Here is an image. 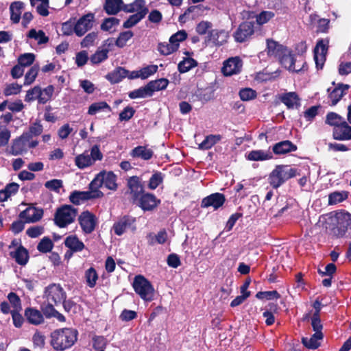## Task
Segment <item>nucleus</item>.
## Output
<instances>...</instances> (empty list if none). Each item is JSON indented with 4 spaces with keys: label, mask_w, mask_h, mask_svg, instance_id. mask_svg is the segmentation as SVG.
Masks as SVG:
<instances>
[{
    "label": "nucleus",
    "mask_w": 351,
    "mask_h": 351,
    "mask_svg": "<svg viewBox=\"0 0 351 351\" xmlns=\"http://www.w3.org/2000/svg\"><path fill=\"white\" fill-rule=\"evenodd\" d=\"M351 223V216L348 213L337 212L330 213L326 219V228L334 236L342 237L348 230Z\"/></svg>",
    "instance_id": "nucleus-1"
},
{
    "label": "nucleus",
    "mask_w": 351,
    "mask_h": 351,
    "mask_svg": "<svg viewBox=\"0 0 351 351\" xmlns=\"http://www.w3.org/2000/svg\"><path fill=\"white\" fill-rule=\"evenodd\" d=\"M77 331L72 328H62L53 331L51 335V345L59 351L71 348L77 341Z\"/></svg>",
    "instance_id": "nucleus-2"
},
{
    "label": "nucleus",
    "mask_w": 351,
    "mask_h": 351,
    "mask_svg": "<svg viewBox=\"0 0 351 351\" xmlns=\"http://www.w3.org/2000/svg\"><path fill=\"white\" fill-rule=\"evenodd\" d=\"M299 175L296 169L290 168L287 165H277L269 176V183L277 189L286 180Z\"/></svg>",
    "instance_id": "nucleus-3"
},
{
    "label": "nucleus",
    "mask_w": 351,
    "mask_h": 351,
    "mask_svg": "<svg viewBox=\"0 0 351 351\" xmlns=\"http://www.w3.org/2000/svg\"><path fill=\"white\" fill-rule=\"evenodd\" d=\"M91 187L95 190L104 185L109 190L116 191L118 188L117 176L112 171H101L91 181Z\"/></svg>",
    "instance_id": "nucleus-4"
},
{
    "label": "nucleus",
    "mask_w": 351,
    "mask_h": 351,
    "mask_svg": "<svg viewBox=\"0 0 351 351\" xmlns=\"http://www.w3.org/2000/svg\"><path fill=\"white\" fill-rule=\"evenodd\" d=\"M76 215V208L71 205H64L57 209L54 216V222L60 228H64L74 221Z\"/></svg>",
    "instance_id": "nucleus-5"
},
{
    "label": "nucleus",
    "mask_w": 351,
    "mask_h": 351,
    "mask_svg": "<svg viewBox=\"0 0 351 351\" xmlns=\"http://www.w3.org/2000/svg\"><path fill=\"white\" fill-rule=\"evenodd\" d=\"M133 287L144 300L150 301L153 299L154 289L150 282L141 275L136 276L133 282Z\"/></svg>",
    "instance_id": "nucleus-6"
},
{
    "label": "nucleus",
    "mask_w": 351,
    "mask_h": 351,
    "mask_svg": "<svg viewBox=\"0 0 351 351\" xmlns=\"http://www.w3.org/2000/svg\"><path fill=\"white\" fill-rule=\"evenodd\" d=\"M104 196L103 192L100 190H95L91 187V183L89 184V191H75L72 192L69 196L70 201L75 204L79 205L82 202L99 198Z\"/></svg>",
    "instance_id": "nucleus-7"
},
{
    "label": "nucleus",
    "mask_w": 351,
    "mask_h": 351,
    "mask_svg": "<svg viewBox=\"0 0 351 351\" xmlns=\"http://www.w3.org/2000/svg\"><path fill=\"white\" fill-rule=\"evenodd\" d=\"M278 60L282 66L290 71L299 73L308 69L306 62H303L301 67L298 68L295 66L297 60L295 58V55L292 53V51L289 49H287L286 53H283Z\"/></svg>",
    "instance_id": "nucleus-8"
},
{
    "label": "nucleus",
    "mask_w": 351,
    "mask_h": 351,
    "mask_svg": "<svg viewBox=\"0 0 351 351\" xmlns=\"http://www.w3.org/2000/svg\"><path fill=\"white\" fill-rule=\"evenodd\" d=\"M254 33V23L253 21L242 22L234 32V40L238 43H243L248 40Z\"/></svg>",
    "instance_id": "nucleus-9"
},
{
    "label": "nucleus",
    "mask_w": 351,
    "mask_h": 351,
    "mask_svg": "<svg viewBox=\"0 0 351 351\" xmlns=\"http://www.w3.org/2000/svg\"><path fill=\"white\" fill-rule=\"evenodd\" d=\"M114 233L117 235H122L126 230H132L134 232L136 228V218L130 215H124L113 225Z\"/></svg>",
    "instance_id": "nucleus-10"
},
{
    "label": "nucleus",
    "mask_w": 351,
    "mask_h": 351,
    "mask_svg": "<svg viewBox=\"0 0 351 351\" xmlns=\"http://www.w3.org/2000/svg\"><path fill=\"white\" fill-rule=\"evenodd\" d=\"M94 20L95 14L91 12L80 17L75 23V34L79 37L84 35L93 27Z\"/></svg>",
    "instance_id": "nucleus-11"
},
{
    "label": "nucleus",
    "mask_w": 351,
    "mask_h": 351,
    "mask_svg": "<svg viewBox=\"0 0 351 351\" xmlns=\"http://www.w3.org/2000/svg\"><path fill=\"white\" fill-rule=\"evenodd\" d=\"M47 302L57 304L66 299V295L60 285L52 284L45 290Z\"/></svg>",
    "instance_id": "nucleus-12"
},
{
    "label": "nucleus",
    "mask_w": 351,
    "mask_h": 351,
    "mask_svg": "<svg viewBox=\"0 0 351 351\" xmlns=\"http://www.w3.org/2000/svg\"><path fill=\"white\" fill-rule=\"evenodd\" d=\"M128 187V191L131 196L132 202L136 203L137 200L143 195V186L141 182V180L137 176L130 177L128 180L127 183Z\"/></svg>",
    "instance_id": "nucleus-13"
},
{
    "label": "nucleus",
    "mask_w": 351,
    "mask_h": 351,
    "mask_svg": "<svg viewBox=\"0 0 351 351\" xmlns=\"http://www.w3.org/2000/svg\"><path fill=\"white\" fill-rule=\"evenodd\" d=\"M242 60L239 57L230 58L223 62L221 71L225 76L239 73L242 68Z\"/></svg>",
    "instance_id": "nucleus-14"
},
{
    "label": "nucleus",
    "mask_w": 351,
    "mask_h": 351,
    "mask_svg": "<svg viewBox=\"0 0 351 351\" xmlns=\"http://www.w3.org/2000/svg\"><path fill=\"white\" fill-rule=\"evenodd\" d=\"M79 223L83 231L90 234L94 231L97 224V218L89 211H84L79 217Z\"/></svg>",
    "instance_id": "nucleus-15"
},
{
    "label": "nucleus",
    "mask_w": 351,
    "mask_h": 351,
    "mask_svg": "<svg viewBox=\"0 0 351 351\" xmlns=\"http://www.w3.org/2000/svg\"><path fill=\"white\" fill-rule=\"evenodd\" d=\"M328 46L324 43L322 39L319 40L314 49V60L317 69H322L326 61V54Z\"/></svg>",
    "instance_id": "nucleus-16"
},
{
    "label": "nucleus",
    "mask_w": 351,
    "mask_h": 351,
    "mask_svg": "<svg viewBox=\"0 0 351 351\" xmlns=\"http://www.w3.org/2000/svg\"><path fill=\"white\" fill-rule=\"evenodd\" d=\"M160 201L151 193H145L141 196L136 203L143 210H154Z\"/></svg>",
    "instance_id": "nucleus-17"
},
{
    "label": "nucleus",
    "mask_w": 351,
    "mask_h": 351,
    "mask_svg": "<svg viewBox=\"0 0 351 351\" xmlns=\"http://www.w3.org/2000/svg\"><path fill=\"white\" fill-rule=\"evenodd\" d=\"M43 215V209L29 207L19 214V217L21 219H25L27 223H34L39 221Z\"/></svg>",
    "instance_id": "nucleus-18"
},
{
    "label": "nucleus",
    "mask_w": 351,
    "mask_h": 351,
    "mask_svg": "<svg viewBox=\"0 0 351 351\" xmlns=\"http://www.w3.org/2000/svg\"><path fill=\"white\" fill-rule=\"evenodd\" d=\"M280 100L288 109H298L301 106L300 98L295 92H289L282 94L280 96Z\"/></svg>",
    "instance_id": "nucleus-19"
},
{
    "label": "nucleus",
    "mask_w": 351,
    "mask_h": 351,
    "mask_svg": "<svg viewBox=\"0 0 351 351\" xmlns=\"http://www.w3.org/2000/svg\"><path fill=\"white\" fill-rule=\"evenodd\" d=\"M224 202V195L221 193H216L204 198L202 201L201 206L203 208L213 206L215 210H217L223 204Z\"/></svg>",
    "instance_id": "nucleus-20"
},
{
    "label": "nucleus",
    "mask_w": 351,
    "mask_h": 351,
    "mask_svg": "<svg viewBox=\"0 0 351 351\" xmlns=\"http://www.w3.org/2000/svg\"><path fill=\"white\" fill-rule=\"evenodd\" d=\"M227 34L223 30L210 29L205 38L206 43H213L216 46L222 45L226 42Z\"/></svg>",
    "instance_id": "nucleus-21"
},
{
    "label": "nucleus",
    "mask_w": 351,
    "mask_h": 351,
    "mask_svg": "<svg viewBox=\"0 0 351 351\" xmlns=\"http://www.w3.org/2000/svg\"><path fill=\"white\" fill-rule=\"evenodd\" d=\"M31 135L27 133H23L19 138L14 140L12 145L10 154H23L28 151V138Z\"/></svg>",
    "instance_id": "nucleus-22"
},
{
    "label": "nucleus",
    "mask_w": 351,
    "mask_h": 351,
    "mask_svg": "<svg viewBox=\"0 0 351 351\" xmlns=\"http://www.w3.org/2000/svg\"><path fill=\"white\" fill-rule=\"evenodd\" d=\"M332 135L337 140H351V126L344 121L340 125L334 128Z\"/></svg>",
    "instance_id": "nucleus-23"
},
{
    "label": "nucleus",
    "mask_w": 351,
    "mask_h": 351,
    "mask_svg": "<svg viewBox=\"0 0 351 351\" xmlns=\"http://www.w3.org/2000/svg\"><path fill=\"white\" fill-rule=\"evenodd\" d=\"M267 49L268 56L278 59L283 53H286L288 48L272 39H267Z\"/></svg>",
    "instance_id": "nucleus-24"
},
{
    "label": "nucleus",
    "mask_w": 351,
    "mask_h": 351,
    "mask_svg": "<svg viewBox=\"0 0 351 351\" xmlns=\"http://www.w3.org/2000/svg\"><path fill=\"white\" fill-rule=\"evenodd\" d=\"M350 85L339 83L337 86L329 93V98L331 100V106H335L346 94V91L350 88Z\"/></svg>",
    "instance_id": "nucleus-25"
},
{
    "label": "nucleus",
    "mask_w": 351,
    "mask_h": 351,
    "mask_svg": "<svg viewBox=\"0 0 351 351\" xmlns=\"http://www.w3.org/2000/svg\"><path fill=\"white\" fill-rule=\"evenodd\" d=\"M103 155H77L75 162L80 169L92 165L96 160H101Z\"/></svg>",
    "instance_id": "nucleus-26"
},
{
    "label": "nucleus",
    "mask_w": 351,
    "mask_h": 351,
    "mask_svg": "<svg viewBox=\"0 0 351 351\" xmlns=\"http://www.w3.org/2000/svg\"><path fill=\"white\" fill-rule=\"evenodd\" d=\"M129 73V71L123 67L118 66L112 71L108 73L106 77L112 84L119 83Z\"/></svg>",
    "instance_id": "nucleus-27"
},
{
    "label": "nucleus",
    "mask_w": 351,
    "mask_h": 351,
    "mask_svg": "<svg viewBox=\"0 0 351 351\" xmlns=\"http://www.w3.org/2000/svg\"><path fill=\"white\" fill-rule=\"evenodd\" d=\"M297 150V146L290 141H282L273 147L274 154H288Z\"/></svg>",
    "instance_id": "nucleus-28"
},
{
    "label": "nucleus",
    "mask_w": 351,
    "mask_h": 351,
    "mask_svg": "<svg viewBox=\"0 0 351 351\" xmlns=\"http://www.w3.org/2000/svg\"><path fill=\"white\" fill-rule=\"evenodd\" d=\"M123 0H105L104 10L108 15H115L121 10Z\"/></svg>",
    "instance_id": "nucleus-29"
},
{
    "label": "nucleus",
    "mask_w": 351,
    "mask_h": 351,
    "mask_svg": "<svg viewBox=\"0 0 351 351\" xmlns=\"http://www.w3.org/2000/svg\"><path fill=\"white\" fill-rule=\"evenodd\" d=\"M24 3L22 1H16L12 2L10 5V20L13 23H18L21 19V11L24 8Z\"/></svg>",
    "instance_id": "nucleus-30"
},
{
    "label": "nucleus",
    "mask_w": 351,
    "mask_h": 351,
    "mask_svg": "<svg viewBox=\"0 0 351 351\" xmlns=\"http://www.w3.org/2000/svg\"><path fill=\"white\" fill-rule=\"evenodd\" d=\"M41 308L47 318L56 317L60 322L65 321L64 316L54 308L51 302H47V304H43Z\"/></svg>",
    "instance_id": "nucleus-31"
},
{
    "label": "nucleus",
    "mask_w": 351,
    "mask_h": 351,
    "mask_svg": "<svg viewBox=\"0 0 351 351\" xmlns=\"http://www.w3.org/2000/svg\"><path fill=\"white\" fill-rule=\"evenodd\" d=\"M10 256L15 259L18 264L21 265H25L27 263L29 258L27 250L21 245L14 252H11Z\"/></svg>",
    "instance_id": "nucleus-32"
},
{
    "label": "nucleus",
    "mask_w": 351,
    "mask_h": 351,
    "mask_svg": "<svg viewBox=\"0 0 351 351\" xmlns=\"http://www.w3.org/2000/svg\"><path fill=\"white\" fill-rule=\"evenodd\" d=\"M149 10H139V12L130 15L129 18L123 23V27L124 28H130L136 25L139 21L145 18L148 13Z\"/></svg>",
    "instance_id": "nucleus-33"
},
{
    "label": "nucleus",
    "mask_w": 351,
    "mask_h": 351,
    "mask_svg": "<svg viewBox=\"0 0 351 351\" xmlns=\"http://www.w3.org/2000/svg\"><path fill=\"white\" fill-rule=\"evenodd\" d=\"M25 316L29 323L34 325L40 324L43 322L42 313L34 308H27L25 311Z\"/></svg>",
    "instance_id": "nucleus-34"
},
{
    "label": "nucleus",
    "mask_w": 351,
    "mask_h": 351,
    "mask_svg": "<svg viewBox=\"0 0 351 351\" xmlns=\"http://www.w3.org/2000/svg\"><path fill=\"white\" fill-rule=\"evenodd\" d=\"M148 8L146 7L145 0H134L132 3L129 4H123L121 10L127 13L138 12L139 10H143Z\"/></svg>",
    "instance_id": "nucleus-35"
},
{
    "label": "nucleus",
    "mask_w": 351,
    "mask_h": 351,
    "mask_svg": "<svg viewBox=\"0 0 351 351\" xmlns=\"http://www.w3.org/2000/svg\"><path fill=\"white\" fill-rule=\"evenodd\" d=\"M65 246L72 252H80L84 248V244L75 235L69 236L64 241Z\"/></svg>",
    "instance_id": "nucleus-36"
},
{
    "label": "nucleus",
    "mask_w": 351,
    "mask_h": 351,
    "mask_svg": "<svg viewBox=\"0 0 351 351\" xmlns=\"http://www.w3.org/2000/svg\"><path fill=\"white\" fill-rule=\"evenodd\" d=\"M153 93L148 83L139 88L135 89L128 93L130 99H134L137 98H145L147 97H152Z\"/></svg>",
    "instance_id": "nucleus-37"
},
{
    "label": "nucleus",
    "mask_w": 351,
    "mask_h": 351,
    "mask_svg": "<svg viewBox=\"0 0 351 351\" xmlns=\"http://www.w3.org/2000/svg\"><path fill=\"white\" fill-rule=\"evenodd\" d=\"M323 337L322 332H315L310 339L302 337V343L307 348L316 349L320 346L318 340L322 339Z\"/></svg>",
    "instance_id": "nucleus-38"
},
{
    "label": "nucleus",
    "mask_w": 351,
    "mask_h": 351,
    "mask_svg": "<svg viewBox=\"0 0 351 351\" xmlns=\"http://www.w3.org/2000/svg\"><path fill=\"white\" fill-rule=\"evenodd\" d=\"M275 16L274 12L271 11H262L258 14L252 12L249 14L250 18H256V22L259 25H263L269 22Z\"/></svg>",
    "instance_id": "nucleus-39"
},
{
    "label": "nucleus",
    "mask_w": 351,
    "mask_h": 351,
    "mask_svg": "<svg viewBox=\"0 0 351 351\" xmlns=\"http://www.w3.org/2000/svg\"><path fill=\"white\" fill-rule=\"evenodd\" d=\"M197 66V62L195 59L190 57L184 58V59L179 62L178 69L180 73H184Z\"/></svg>",
    "instance_id": "nucleus-40"
},
{
    "label": "nucleus",
    "mask_w": 351,
    "mask_h": 351,
    "mask_svg": "<svg viewBox=\"0 0 351 351\" xmlns=\"http://www.w3.org/2000/svg\"><path fill=\"white\" fill-rule=\"evenodd\" d=\"M108 49H100V48H98L97 50L91 55L90 58V60L93 64H98L101 62L105 61L108 58Z\"/></svg>",
    "instance_id": "nucleus-41"
},
{
    "label": "nucleus",
    "mask_w": 351,
    "mask_h": 351,
    "mask_svg": "<svg viewBox=\"0 0 351 351\" xmlns=\"http://www.w3.org/2000/svg\"><path fill=\"white\" fill-rule=\"evenodd\" d=\"M107 110L110 112L112 110L110 106L106 101L95 102L92 104L88 110V114L90 115H95L100 111Z\"/></svg>",
    "instance_id": "nucleus-42"
},
{
    "label": "nucleus",
    "mask_w": 351,
    "mask_h": 351,
    "mask_svg": "<svg viewBox=\"0 0 351 351\" xmlns=\"http://www.w3.org/2000/svg\"><path fill=\"white\" fill-rule=\"evenodd\" d=\"M221 139L220 134H210L199 144L202 149H208Z\"/></svg>",
    "instance_id": "nucleus-43"
},
{
    "label": "nucleus",
    "mask_w": 351,
    "mask_h": 351,
    "mask_svg": "<svg viewBox=\"0 0 351 351\" xmlns=\"http://www.w3.org/2000/svg\"><path fill=\"white\" fill-rule=\"evenodd\" d=\"M169 80L166 78H160L155 80H152L148 82L151 88V90L154 94L156 91H159L166 89L169 84Z\"/></svg>",
    "instance_id": "nucleus-44"
},
{
    "label": "nucleus",
    "mask_w": 351,
    "mask_h": 351,
    "mask_svg": "<svg viewBox=\"0 0 351 351\" xmlns=\"http://www.w3.org/2000/svg\"><path fill=\"white\" fill-rule=\"evenodd\" d=\"M344 121V119L337 113L330 112L326 114L325 123L329 125L337 128Z\"/></svg>",
    "instance_id": "nucleus-45"
},
{
    "label": "nucleus",
    "mask_w": 351,
    "mask_h": 351,
    "mask_svg": "<svg viewBox=\"0 0 351 351\" xmlns=\"http://www.w3.org/2000/svg\"><path fill=\"white\" fill-rule=\"evenodd\" d=\"M158 50L160 54L168 56L178 50V45H172L171 43H160L158 45Z\"/></svg>",
    "instance_id": "nucleus-46"
},
{
    "label": "nucleus",
    "mask_w": 351,
    "mask_h": 351,
    "mask_svg": "<svg viewBox=\"0 0 351 351\" xmlns=\"http://www.w3.org/2000/svg\"><path fill=\"white\" fill-rule=\"evenodd\" d=\"M134 36V33L130 31L122 32L119 34L118 38L115 40V45L119 47L123 48L126 45L127 42L131 39Z\"/></svg>",
    "instance_id": "nucleus-47"
},
{
    "label": "nucleus",
    "mask_w": 351,
    "mask_h": 351,
    "mask_svg": "<svg viewBox=\"0 0 351 351\" xmlns=\"http://www.w3.org/2000/svg\"><path fill=\"white\" fill-rule=\"evenodd\" d=\"M27 37L29 38L38 40V44H45L49 41L48 36L45 35L43 30L36 32L35 29H32L28 32Z\"/></svg>",
    "instance_id": "nucleus-48"
},
{
    "label": "nucleus",
    "mask_w": 351,
    "mask_h": 351,
    "mask_svg": "<svg viewBox=\"0 0 351 351\" xmlns=\"http://www.w3.org/2000/svg\"><path fill=\"white\" fill-rule=\"evenodd\" d=\"M39 71V66L38 64H34L33 65L29 71L26 73L25 75V81H24V85H30L32 84L36 77H37L38 73Z\"/></svg>",
    "instance_id": "nucleus-49"
},
{
    "label": "nucleus",
    "mask_w": 351,
    "mask_h": 351,
    "mask_svg": "<svg viewBox=\"0 0 351 351\" xmlns=\"http://www.w3.org/2000/svg\"><path fill=\"white\" fill-rule=\"evenodd\" d=\"M35 55L32 53H25L19 56L18 63L23 67L32 65L35 60Z\"/></svg>",
    "instance_id": "nucleus-50"
},
{
    "label": "nucleus",
    "mask_w": 351,
    "mask_h": 351,
    "mask_svg": "<svg viewBox=\"0 0 351 351\" xmlns=\"http://www.w3.org/2000/svg\"><path fill=\"white\" fill-rule=\"evenodd\" d=\"M40 87L39 86H36L27 91V94L25 97V101L27 102H30L37 99L38 101L39 102V98L40 97Z\"/></svg>",
    "instance_id": "nucleus-51"
},
{
    "label": "nucleus",
    "mask_w": 351,
    "mask_h": 351,
    "mask_svg": "<svg viewBox=\"0 0 351 351\" xmlns=\"http://www.w3.org/2000/svg\"><path fill=\"white\" fill-rule=\"evenodd\" d=\"M54 87L53 85H49L43 90L41 89V95L39 98V104H45L49 101L53 95Z\"/></svg>",
    "instance_id": "nucleus-52"
},
{
    "label": "nucleus",
    "mask_w": 351,
    "mask_h": 351,
    "mask_svg": "<svg viewBox=\"0 0 351 351\" xmlns=\"http://www.w3.org/2000/svg\"><path fill=\"white\" fill-rule=\"evenodd\" d=\"M53 247L51 240L48 237H44L41 239L37 245V250L43 253L50 252Z\"/></svg>",
    "instance_id": "nucleus-53"
},
{
    "label": "nucleus",
    "mask_w": 351,
    "mask_h": 351,
    "mask_svg": "<svg viewBox=\"0 0 351 351\" xmlns=\"http://www.w3.org/2000/svg\"><path fill=\"white\" fill-rule=\"evenodd\" d=\"M22 86L17 83H12L5 85L3 89V95L6 97L17 95L21 93Z\"/></svg>",
    "instance_id": "nucleus-54"
},
{
    "label": "nucleus",
    "mask_w": 351,
    "mask_h": 351,
    "mask_svg": "<svg viewBox=\"0 0 351 351\" xmlns=\"http://www.w3.org/2000/svg\"><path fill=\"white\" fill-rule=\"evenodd\" d=\"M135 112L136 110L133 107L128 106L119 113V120L120 121H128L133 117Z\"/></svg>",
    "instance_id": "nucleus-55"
},
{
    "label": "nucleus",
    "mask_w": 351,
    "mask_h": 351,
    "mask_svg": "<svg viewBox=\"0 0 351 351\" xmlns=\"http://www.w3.org/2000/svg\"><path fill=\"white\" fill-rule=\"evenodd\" d=\"M158 68V66L155 64L148 65L145 67L142 68L139 70L140 78L142 80H145L148 78L149 76L154 75L157 72Z\"/></svg>",
    "instance_id": "nucleus-56"
},
{
    "label": "nucleus",
    "mask_w": 351,
    "mask_h": 351,
    "mask_svg": "<svg viewBox=\"0 0 351 351\" xmlns=\"http://www.w3.org/2000/svg\"><path fill=\"white\" fill-rule=\"evenodd\" d=\"M187 38V33L185 30H180L173 34L169 38V43L172 45H178V49L180 46V43L185 40Z\"/></svg>",
    "instance_id": "nucleus-57"
},
{
    "label": "nucleus",
    "mask_w": 351,
    "mask_h": 351,
    "mask_svg": "<svg viewBox=\"0 0 351 351\" xmlns=\"http://www.w3.org/2000/svg\"><path fill=\"white\" fill-rule=\"evenodd\" d=\"M86 282L90 287H93L98 278L95 269L93 267L89 268L85 273Z\"/></svg>",
    "instance_id": "nucleus-58"
},
{
    "label": "nucleus",
    "mask_w": 351,
    "mask_h": 351,
    "mask_svg": "<svg viewBox=\"0 0 351 351\" xmlns=\"http://www.w3.org/2000/svg\"><path fill=\"white\" fill-rule=\"evenodd\" d=\"M256 92L250 88H245L239 91V97L242 101H249L256 97Z\"/></svg>",
    "instance_id": "nucleus-59"
},
{
    "label": "nucleus",
    "mask_w": 351,
    "mask_h": 351,
    "mask_svg": "<svg viewBox=\"0 0 351 351\" xmlns=\"http://www.w3.org/2000/svg\"><path fill=\"white\" fill-rule=\"evenodd\" d=\"M97 38V32H92L88 34L81 41L80 45L82 48L93 46L95 40Z\"/></svg>",
    "instance_id": "nucleus-60"
},
{
    "label": "nucleus",
    "mask_w": 351,
    "mask_h": 351,
    "mask_svg": "<svg viewBox=\"0 0 351 351\" xmlns=\"http://www.w3.org/2000/svg\"><path fill=\"white\" fill-rule=\"evenodd\" d=\"M119 19L115 17L106 18L101 24V29L103 31H109L114 26L118 25L119 24Z\"/></svg>",
    "instance_id": "nucleus-61"
},
{
    "label": "nucleus",
    "mask_w": 351,
    "mask_h": 351,
    "mask_svg": "<svg viewBox=\"0 0 351 351\" xmlns=\"http://www.w3.org/2000/svg\"><path fill=\"white\" fill-rule=\"evenodd\" d=\"M62 32L64 36H70L75 34V23L72 22L71 19L63 23L62 24Z\"/></svg>",
    "instance_id": "nucleus-62"
},
{
    "label": "nucleus",
    "mask_w": 351,
    "mask_h": 351,
    "mask_svg": "<svg viewBox=\"0 0 351 351\" xmlns=\"http://www.w3.org/2000/svg\"><path fill=\"white\" fill-rule=\"evenodd\" d=\"M10 136V131L5 127L0 126V147L6 146L8 144Z\"/></svg>",
    "instance_id": "nucleus-63"
},
{
    "label": "nucleus",
    "mask_w": 351,
    "mask_h": 351,
    "mask_svg": "<svg viewBox=\"0 0 351 351\" xmlns=\"http://www.w3.org/2000/svg\"><path fill=\"white\" fill-rule=\"evenodd\" d=\"M212 27V23L209 21H202L199 22L195 28L196 32L199 35H204L208 32Z\"/></svg>",
    "instance_id": "nucleus-64"
}]
</instances>
